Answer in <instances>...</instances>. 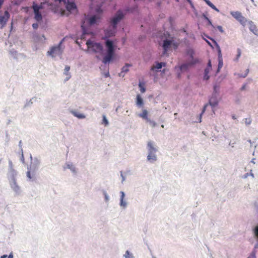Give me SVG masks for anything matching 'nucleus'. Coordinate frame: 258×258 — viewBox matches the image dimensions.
<instances>
[{"mask_svg": "<svg viewBox=\"0 0 258 258\" xmlns=\"http://www.w3.org/2000/svg\"><path fill=\"white\" fill-rule=\"evenodd\" d=\"M105 45L107 48V54L104 56L102 62L107 63L110 62L114 55V46L113 42L110 40H107L105 42Z\"/></svg>", "mask_w": 258, "mask_h": 258, "instance_id": "obj_1", "label": "nucleus"}, {"mask_svg": "<svg viewBox=\"0 0 258 258\" xmlns=\"http://www.w3.org/2000/svg\"><path fill=\"white\" fill-rule=\"evenodd\" d=\"M188 55H189L191 60L189 61L187 63H183L180 66L177 67H175V69H177L178 68L180 71L185 72L187 71L189 67L197 63L198 62V59L194 58V51L192 49H190L187 51Z\"/></svg>", "mask_w": 258, "mask_h": 258, "instance_id": "obj_2", "label": "nucleus"}, {"mask_svg": "<svg viewBox=\"0 0 258 258\" xmlns=\"http://www.w3.org/2000/svg\"><path fill=\"white\" fill-rule=\"evenodd\" d=\"M147 146L148 148L149 154L147 156L148 160L153 162L157 160L156 156L155 153L156 152L157 150L154 147V144L152 142H148Z\"/></svg>", "mask_w": 258, "mask_h": 258, "instance_id": "obj_3", "label": "nucleus"}, {"mask_svg": "<svg viewBox=\"0 0 258 258\" xmlns=\"http://www.w3.org/2000/svg\"><path fill=\"white\" fill-rule=\"evenodd\" d=\"M88 48L91 49L94 52L101 53L103 50V47L99 43H96L91 40L86 42Z\"/></svg>", "mask_w": 258, "mask_h": 258, "instance_id": "obj_4", "label": "nucleus"}, {"mask_svg": "<svg viewBox=\"0 0 258 258\" xmlns=\"http://www.w3.org/2000/svg\"><path fill=\"white\" fill-rule=\"evenodd\" d=\"M61 43L62 41H61L57 46L52 47L50 50L47 52L48 54L51 55L52 57L61 54L62 52V48L61 46Z\"/></svg>", "mask_w": 258, "mask_h": 258, "instance_id": "obj_5", "label": "nucleus"}, {"mask_svg": "<svg viewBox=\"0 0 258 258\" xmlns=\"http://www.w3.org/2000/svg\"><path fill=\"white\" fill-rule=\"evenodd\" d=\"M123 18V15L122 13L118 11L117 12L115 16L112 19L111 21V23L112 25L113 29L114 30L116 29V25L117 23Z\"/></svg>", "mask_w": 258, "mask_h": 258, "instance_id": "obj_6", "label": "nucleus"}, {"mask_svg": "<svg viewBox=\"0 0 258 258\" xmlns=\"http://www.w3.org/2000/svg\"><path fill=\"white\" fill-rule=\"evenodd\" d=\"M230 14L243 25H244L247 22L246 18L242 15L240 12H231Z\"/></svg>", "mask_w": 258, "mask_h": 258, "instance_id": "obj_7", "label": "nucleus"}, {"mask_svg": "<svg viewBox=\"0 0 258 258\" xmlns=\"http://www.w3.org/2000/svg\"><path fill=\"white\" fill-rule=\"evenodd\" d=\"M42 8V3L39 6L35 3L33 5V9L35 13V19L37 21H40L42 20V15L39 12V10Z\"/></svg>", "mask_w": 258, "mask_h": 258, "instance_id": "obj_8", "label": "nucleus"}, {"mask_svg": "<svg viewBox=\"0 0 258 258\" xmlns=\"http://www.w3.org/2000/svg\"><path fill=\"white\" fill-rule=\"evenodd\" d=\"M214 93L212 96L210 98L209 101V104L212 107H215L218 104V101L217 98L216 94H217V87L216 86L214 87Z\"/></svg>", "mask_w": 258, "mask_h": 258, "instance_id": "obj_9", "label": "nucleus"}, {"mask_svg": "<svg viewBox=\"0 0 258 258\" xmlns=\"http://www.w3.org/2000/svg\"><path fill=\"white\" fill-rule=\"evenodd\" d=\"M171 44H173L176 47L178 46L177 44L173 43L172 40L166 39L163 41L162 47L164 50V54H165L167 52Z\"/></svg>", "mask_w": 258, "mask_h": 258, "instance_id": "obj_10", "label": "nucleus"}, {"mask_svg": "<svg viewBox=\"0 0 258 258\" xmlns=\"http://www.w3.org/2000/svg\"><path fill=\"white\" fill-rule=\"evenodd\" d=\"M100 17L99 16L94 15L86 18V20L90 25L97 24L99 22Z\"/></svg>", "mask_w": 258, "mask_h": 258, "instance_id": "obj_11", "label": "nucleus"}, {"mask_svg": "<svg viewBox=\"0 0 258 258\" xmlns=\"http://www.w3.org/2000/svg\"><path fill=\"white\" fill-rule=\"evenodd\" d=\"M9 17L10 15L8 11H5L4 15H0V25L2 28L6 25Z\"/></svg>", "mask_w": 258, "mask_h": 258, "instance_id": "obj_12", "label": "nucleus"}, {"mask_svg": "<svg viewBox=\"0 0 258 258\" xmlns=\"http://www.w3.org/2000/svg\"><path fill=\"white\" fill-rule=\"evenodd\" d=\"M249 29L255 35L258 36V30L256 26L251 21L249 22Z\"/></svg>", "mask_w": 258, "mask_h": 258, "instance_id": "obj_13", "label": "nucleus"}, {"mask_svg": "<svg viewBox=\"0 0 258 258\" xmlns=\"http://www.w3.org/2000/svg\"><path fill=\"white\" fill-rule=\"evenodd\" d=\"M131 66V65L130 64H125V65L122 67L121 72L119 73V76L123 77L124 73H127L128 71V68Z\"/></svg>", "mask_w": 258, "mask_h": 258, "instance_id": "obj_14", "label": "nucleus"}, {"mask_svg": "<svg viewBox=\"0 0 258 258\" xmlns=\"http://www.w3.org/2000/svg\"><path fill=\"white\" fill-rule=\"evenodd\" d=\"M136 104L139 107L143 106L144 102L140 95L138 94L136 98Z\"/></svg>", "mask_w": 258, "mask_h": 258, "instance_id": "obj_15", "label": "nucleus"}, {"mask_svg": "<svg viewBox=\"0 0 258 258\" xmlns=\"http://www.w3.org/2000/svg\"><path fill=\"white\" fill-rule=\"evenodd\" d=\"M166 66V63L165 62H157L156 66H154L152 67V70H155L156 69H160L162 68V67H165Z\"/></svg>", "mask_w": 258, "mask_h": 258, "instance_id": "obj_16", "label": "nucleus"}, {"mask_svg": "<svg viewBox=\"0 0 258 258\" xmlns=\"http://www.w3.org/2000/svg\"><path fill=\"white\" fill-rule=\"evenodd\" d=\"M139 116L143 119H146L147 121L149 120L148 117V111L147 110L144 109L143 110L142 113L140 114Z\"/></svg>", "mask_w": 258, "mask_h": 258, "instance_id": "obj_17", "label": "nucleus"}, {"mask_svg": "<svg viewBox=\"0 0 258 258\" xmlns=\"http://www.w3.org/2000/svg\"><path fill=\"white\" fill-rule=\"evenodd\" d=\"M71 112L75 116L78 117L79 119H83L85 118V115L80 112L75 111H72Z\"/></svg>", "mask_w": 258, "mask_h": 258, "instance_id": "obj_18", "label": "nucleus"}, {"mask_svg": "<svg viewBox=\"0 0 258 258\" xmlns=\"http://www.w3.org/2000/svg\"><path fill=\"white\" fill-rule=\"evenodd\" d=\"M206 3L215 11L219 12V10L209 0H204Z\"/></svg>", "mask_w": 258, "mask_h": 258, "instance_id": "obj_19", "label": "nucleus"}, {"mask_svg": "<svg viewBox=\"0 0 258 258\" xmlns=\"http://www.w3.org/2000/svg\"><path fill=\"white\" fill-rule=\"evenodd\" d=\"M121 194V198H120V205L123 206H125L126 205V203L123 202V198L124 197V194L123 191L120 192Z\"/></svg>", "mask_w": 258, "mask_h": 258, "instance_id": "obj_20", "label": "nucleus"}, {"mask_svg": "<svg viewBox=\"0 0 258 258\" xmlns=\"http://www.w3.org/2000/svg\"><path fill=\"white\" fill-rule=\"evenodd\" d=\"M139 86L140 87V91L142 92V93H144L146 91V89L144 87V85L142 83H140L139 84Z\"/></svg>", "mask_w": 258, "mask_h": 258, "instance_id": "obj_21", "label": "nucleus"}, {"mask_svg": "<svg viewBox=\"0 0 258 258\" xmlns=\"http://www.w3.org/2000/svg\"><path fill=\"white\" fill-rule=\"evenodd\" d=\"M70 67L68 66H66L65 67V68H64V74L67 75V76H68L70 74H69V71H70Z\"/></svg>", "mask_w": 258, "mask_h": 258, "instance_id": "obj_22", "label": "nucleus"}, {"mask_svg": "<svg viewBox=\"0 0 258 258\" xmlns=\"http://www.w3.org/2000/svg\"><path fill=\"white\" fill-rule=\"evenodd\" d=\"M208 104H205L203 107V110H202V113L200 114V121L199 122H201V117H202V114L205 112V110H206V107H207L208 106Z\"/></svg>", "mask_w": 258, "mask_h": 258, "instance_id": "obj_23", "label": "nucleus"}, {"mask_svg": "<svg viewBox=\"0 0 258 258\" xmlns=\"http://www.w3.org/2000/svg\"><path fill=\"white\" fill-rule=\"evenodd\" d=\"M14 255L12 253H11L9 255L7 254L3 255L1 256V258H13Z\"/></svg>", "mask_w": 258, "mask_h": 258, "instance_id": "obj_24", "label": "nucleus"}, {"mask_svg": "<svg viewBox=\"0 0 258 258\" xmlns=\"http://www.w3.org/2000/svg\"><path fill=\"white\" fill-rule=\"evenodd\" d=\"M34 175H35L34 174H32V176L31 175V171L30 170L28 171L27 172V176L28 177V178L30 179H33Z\"/></svg>", "mask_w": 258, "mask_h": 258, "instance_id": "obj_25", "label": "nucleus"}, {"mask_svg": "<svg viewBox=\"0 0 258 258\" xmlns=\"http://www.w3.org/2000/svg\"><path fill=\"white\" fill-rule=\"evenodd\" d=\"M124 256L126 258H134L133 256L130 254V252L128 250L126 251L125 253L124 254Z\"/></svg>", "mask_w": 258, "mask_h": 258, "instance_id": "obj_26", "label": "nucleus"}, {"mask_svg": "<svg viewBox=\"0 0 258 258\" xmlns=\"http://www.w3.org/2000/svg\"><path fill=\"white\" fill-rule=\"evenodd\" d=\"M237 56H236V60H237L238 59V58L240 57V56L241 55V51L240 49L238 48L237 49Z\"/></svg>", "mask_w": 258, "mask_h": 258, "instance_id": "obj_27", "label": "nucleus"}, {"mask_svg": "<svg viewBox=\"0 0 258 258\" xmlns=\"http://www.w3.org/2000/svg\"><path fill=\"white\" fill-rule=\"evenodd\" d=\"M85 22H84L82 24V25H81V28H82V30H83V33L85 34H87L88 33H87V31H86V30L85 29Z\"/></svg>", "mask_w": 258, "mask_h": 258, "instance_id": "obj_28", "label": "nucleus"}, {"mask_svg": "<svg viewBox=\"0 0 258 258\" xmlns=\"http://www.w3.org/2000/svg\"><path fill=\"white\" fill-rule=\"evenodd\" d=\"M102 123H104L105 125H108V122L105 115L103 116Z\"/></svg>", "mask_w": 258, "mask_h": 258, "instance_id": "obj_29", "label": "nucleus"}, {"mask_svg": "<svg viewBox=\"0 0 258 258\" xmlns=\"http://www.w3.org/2000/svg\"><path fill=\"white\" fill-rule=\"evenodd\" d=\"M148 122H149V123L150 124V125L152 126V127H155L156 126V123L153 121V120H151L149 119V120L148 121Z\"/></svg>", "mask_w": 258, "mask_h": 258, "instance_id": "obj_30", "label": "nucleus"}, {"mask_svg": "<svg viewBox=\"0 0 258 258\" xmlns=\"http://www.w3.org/2000/svg\"><path fill=\"white\" fill-rule=\"evenodd\" d=\"M254 234L258 238V226H256L254 228Z\"/></svg>", "mask_w": 258, "mask_h": 258, "instance_id": "obj_31", "label": "nucleus"}, {"mask_svg": "<svg viewBox=\"0 0 258 258\" xmlns=\"http://www.w3.org/2000/svg\"><path fill=\"white\" fill-rule=\"evenodd\" d=\"M251 122V120L250 119V118H245V123L246 124H249Z\"/></svg>", "mask_w": 258, "mask_h": 258, "instance_id": "obj_32", "label": "nucleus"}, {"mask_svg": "<svg viewBox=\"0 0 258 258\" xmlns=\"http://www.w3.org/2000/svg\"><path fill=\"white\" fill-rule=\"evenodd\" d=\"M217 28L218 29V30L221 32V33H223L224 32V31L223 30V28L221 26H218L217 27Z\"/></svg>", "mask_w": 258, "mask_h": 258, "instance_id": "obj_33", "label": "nucleus"}, {"mask_svg": "<svg viewBox=\"0 0 258 258\" xmlns=\"http://www.w3.org/2000/svg\"><path fill=\"white\" fill-rule=\"evenodd\" d=\"M32 27L34 29H36L38 27V24L37 23H34L32 25Z\"/></svg>", "mask_w": 258, "mask_h": 258, "instance_id": "obj_34", "label": "nucleus"}, {"mask_svg": "<svg viewBox=\"0 0 258 258\" xmlns=\"http://www.w3.org/2000/svg\"><path fill=\"white\" fill-rule=\"evenodd\" d=\"M222 65H223L222 61L220 60L219 62V64H218V70L220 69L222 67Z\"/></svg>", "mask_w": 258, "mask_h": 258, "instance_id": "obj_35", "label": "nucleus"}, {"mask_svg": "<svg viewBox=\"0 0 258 258\" xmlns=\"http://www.w3.org/2000/svg\"><path fill=\"white\" fill-rule=\"evenodd\" d=\"M204 79L206 80H208L209 79V76H208V74H205Z\"/></svg>", "mask_w": 258, "mask_h": 258, "instance_id": "obj_36", "label": "nucleus"}, {"mask_svg": "<svg viewBox=\"0 0 258 258\" xmlns=\"http://www.w3.org/2000/svg\"><path fill=\"white\" fill-rule=\"evenodd\" d=\"M211 69L210 68H206L205 70V74H208L209 72H210V70Z\"/></svg>", "mask_w": 258, "mask_h": 258, "instance_id": "obj_37", "label": "nucleus"}, {"mask_svg": "<svg viewBox=\"0 0 258 258\" xmlns=\"http://www.w3.org/2000/svg\"><path fill=\"white\" fill-rule=\"evenodd\" d=\"M208 68H210V69H211V60H209V62H208Z\"/></svg>", "mask_w": 258, "mask_h": 258, "instance_id": "obj_38", "label": "nucleus"}, {"mask_svg": "<svg viewBox=\"0 0 258 258\" xmlns=\"http://www.w3.org/2000/svg\"><path fill=\"white\" fill-rule=\"evenodd\" d=\"M247 258H255V254H250Z\"/></svg>", "mask_w": 258, "mask_h": 258, "instance_id": "obj_39", "label": "nucleus"}, {"mask_svg": "<svg viewBox=\"0 0 258 258\" xmlns=\"http://www.w3.org/2000/svg\"><path fill=\"white\" fill-rule=\"evenodd\" d=\"M206 19L207 20V21H208V22L209 24V25H211L212 26H213V24H212L211 21H210V20H209L207 17H206Z\"/></svg>", "mask_w": 258, "mask_h": 258, "instance_id": "obj_40", "label": "nucleus"}, {"mask_svg": "<svg viewBox=\"0 0 258 258\" xmlns=\"http://www.w3.org/2000/svg\"><path fill=\"white\" fill-rule=\"evenodd\" d=\"M245 86H246L245 85H244L241 87V90H244V89H245Z\"/></svg>", "mask_w": 258, "mask_h": 258, "instance_id": "obj_41", "label": "nucleus"}, {"mask_svg": "<svg viewBox=\"0 0 258 258\" xmlns=\"http://www.w3.org/2000/svg\"><path fill=\"white\" fill-rule=\"evenodd\" d=\"M105 76L106 77H108L109 76V73H106Z\"/></svg>", "mask_w": 258, "mask_h": 258, "instance_id": "obj_42", "label": "nucleus"}, {"mask_svg": "<svg viewBox=\"0 0 258 258\" xmlns=\"http://www.w3.org/2000/svg\"><path fill=\"white\" fill-rule=\"evenodd\" d=\"M207 42H208V43L210 45L212 46V45H211V43H210L208 41H207Z\"/></svg>", "mask_w": 258, "mask_h": 258, "instance_id": "obj_43", "label": "nucleus"}, {"mask_svg": "<svg viewBox=\"0 0 258 258\" xmlns=\"http://www.w3.org/2000/svg\"><path fill=\"white\" fill-rule=\"evenodd\" d=\"M180 73H179V74H178V77H180Z\"/></svg>", "mask_w": 258, "mask_h": 258, "instance_id": "obj_44", "label": "nucleus"}, {"mask_svg": "<svg viewBox=\"0 0 258 258\" xmlns=\"http://www.w3.org/2000/svg\"><path fill=\"white\" fill-rule=\"evenodd\" d=\"M69 78H70V76L67 78V80H68Z\"/></svg>", "mask_w": 258, "mask_h": 258, "instance_id": "obj_45", "label": "nucleus"}, {"mask_svg": "<svg viewBox=\"0 0 258 258\" xmlns=\"http://www.w3.org/2000/svg\"><path fill=\"white\" fill-rule=\"evenodd\" d=\"M174 115H175V116H177V113H174Z\"/></svg>", "mask_w": 258, "mask_h": 258, "instance_id": "obj_46", "label": "nucleus"}, {"mask_svg": "<svg viewBox=\"0 0 258 258\" xmlns=\"http://www.w3.org/2000/svg\"><path fill=\"white\" fill-rule=\"evenodd\" d=\"M174 115H175V116H177V113H174Z\"/></svg>", "mask_w": 258, "mask_h": 258, "instance_id": "obj_47", "label": "nucleus"}]
</instances>
